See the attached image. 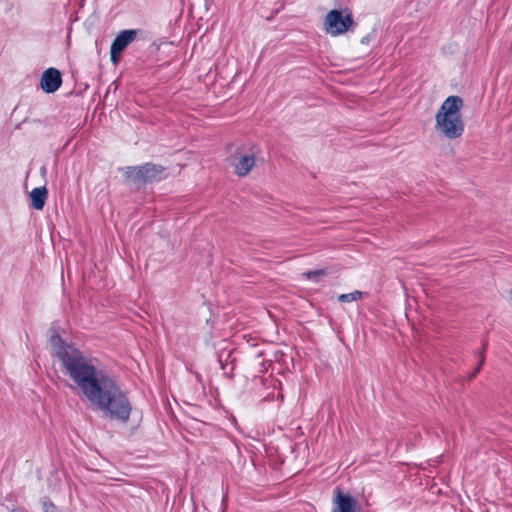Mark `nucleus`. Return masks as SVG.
<instances>
[{
  "label": "nucleus",
  "mask_w": 512,
  "mask_h": 512,
  "mask_svg": "<svg viewBox=\"0 0 512 512\" xmlns=\"http://www.w3.org/2000/svg\"><path fill=\"white\" fill-rule=\"evenodd\" d=\"M479 369H480V367H478V368L476 369V371H475V373L473 374V376H474L477 372H479Z\"/></svg>",
  "instance_id": "nucleus-15"
},
{
  "label": "nucleus",
  "mask_w": 512,
  "mask_h": 512,
  "mask_svg": "<svg viewBox=\"0 0 512 512\" xmlns=\"http://www.w3.org/2000/svg\"><path fill=\"white\" fill-rule=\"evenodd\" d=\"M463 100L459 96H449L440 106L435 115V129L445 138H460L464 132V122L461 118Z\"/></svg>",
  "instance_id": "nucleus-2"
},
{
  "label": "nucleus",
  "mask_w": 512,
  "mask_h": 512,
  "mask_svg": "<svg viewBox=\"0 0 512 512\" xmlns=\"http://www.w3.org/2000/svg\"><path fill=\"white\" fill-rule=\"evenodd\" d=\"M325 274H326V271L324 269H319V270H315V271L306 272L304 275L306 276L307 279H314V278L323 276Z\"/></svg>",
  "instance_id": "nucleus-12"
},
{
  "label": "nucleus",
  "mask_w": 512,
  "mask_h": 512,
  "mask_svg": "<svg viewBox=\"0 0 512 512\" xmlns=\"http://www.w3.org/2000/svg\"><path fill=\"white\" fill-rule=\"evenodd\" d=\"M361 42H362L363 44L368 43V42H369V37H368V36H366V37L362 38Z\"/></svg>",
  "instance_id": "nucleus-14"
},
{
  "label": "nucleus",
  "mask_w": 512,
  "mask_h": 512,
  "mask_svg": "<svg viewBox=\"0 0 512 512\" xmlns=\"http://www.w3.org/2000/svg\"><path fill=\"white\" fill-rule=\"evenodd\" d=\"M255 164L254 156L244 155L240 158L239 162L235 164V173L238 176H246Z\"/></svg>",
  "instance_id": "nucleus-10"
},
{
  "label": "nucleus",
  "mask_w": 512,
  "mask_h": 512,
  "mask_svg": "<svg viewBox=\"0 0 512 512\" xmlns=\"http://www.w3.org/2000/svg\"><path fill=\"white\" fill-rule=\"evenodd\" d=\"M363 296V293L361 291H353L351 293L341 294L338 297V300L340 302H353L358 299H360Z\"/></svg>",
  "instance_id": "nucleus-11"
},
{
  "label": "nucleus",
  "mask_w": 512,
  "mask_h": 512,
  "mask_svg": "<svg viewBox=\"0 0 512 512\" xmlns=\"http://www.w3.org/2000/svg\"><path fill=\"white\" fill-rule=\"evenodd\" d=\"M137 34V30L129 29L121 31L116 36L110 48L111 61L114 64L118 63L122 52L130 43H132L136 39Z\"/></svg>",
  "instance_id": "nucleus-6"
},
{
  "label": "nucleus",
  "mask_w": 512,
  "mask_h": 512,
  "mask_svg": "<svg viewBox=\"0 0 512 512\" xmlns=\"http://www.w3.org/2000/svg\"><path fill=\"white\" fill-rule=\"evenodd\" d=\"M96 409L100 410L105 417L111 420L127 423L132 411V405L126 392L119 386Z\"/></svg>",
  "instance_id": "nucleus-3"
},
{
  "label": "nucleus",
  "mask_w": 512,
  "mask_h": 512,
  "mask_svg": "<svg viewBox=\"0 0 512 512\" xmlns=\"http://www.w3.org/2000/svg\"><path fill=\"white\" fill-rule=\"evenodd\" d=\"M52 353L67 375L75 382L82 394L95 408L116 390L120 384L116 377L98 369L92 359L84 356L76 348L66 345L58 336L50 339Z\"/></svg>",
  "instance_id": "nucleus-1"
},
{
  "label": "nucleus",
  "mask_w": 512,
  "mask_h": 512,
  "mask_svg": "<svg viewBox=\"0 0 512 512\" xmlns=\"http://www.w3.org/2000/svg\"><path fill=\"white\" fill-rule=\"evenodd\" d=\"M165 169L153 163H146L142 166L128 167L126 178L134 186H140L147 182L161 180L164 177Z\"/></svg>",
  "instance_id": "nucleus-5"
},
{
  "label": "nucleus",
  "mask_w": 512,
  "mask_h": 512,
  "mask_svg": "<svg viewBox=\"0 0 512 512\" xmlns=\"http://www.w3.org/2000/svg\"><path fill=\"white\" fill-rule=\"evenodd\" d=\"M355 21L350 9H332L329 11L323 22L324 31L332 37L344 35L353 30Z\"/></svg>",
  "instance_id": "nucleus-4"
},
{
  "label": "nucleus",
  "mask_w": 512,
  "mask_h": 512,
  "mask_svg": "<svg viewBox=\"0 0 512 512\" xmlns=\"http://www.w3.org/2000/svg\"><path fill=\"white\" fill-rule=\"evenodd\" d=\"M62 84V77L59 70L48 68L45 70L40 79V86L46 93H54Z\"/></svg>",
  "instance_id": "nucleus-8"
},
{
  "label": "nucleus",
  "mask_w": 512,
  "mask_h": 512,
  "mask_svg": "<svg viewBox=\"0 0 512 512\" xmlns=\"http://www.w3.org/2000/svg\"><path fill=\"white\" fill-rule=\"evenodd\" d=\"M331 512H359V507L355 498L337 488L334 492Z\"/></svg>",
  "instance_id": "nucleus-7"
},
{
  "label": "nucleus",
  "mask_w": 512,
  "mask_h": 512,
  "mask_svg": "<svg viewBox=\"0 0 512 512\" xmlns=\"http://www.w3.org/2000/svg\"><path fill=\"white\" fill-rule=\"evenodd\" d=\"M31 206L36 210H42L46 199H47V189L45 187H37L34 188L30 192Z\"/></svg>",
  "instance_id": "nucleus-9"
},
{
  "label": "nucleus",
  "mask_w": 512,
  "mask_h": 512,
  "mask_svg": "<svg viewBox=\"0 0 512 512\" xmlns=\"http://www.w3.org/2000/svg\"><path fill=\"white\" fill-rule=\"evenodd\" d=\"M44 512H55V506L52 503H44Z\"/></svg>",
  "instance_id": "nucleus-13"
}]
</instances>
